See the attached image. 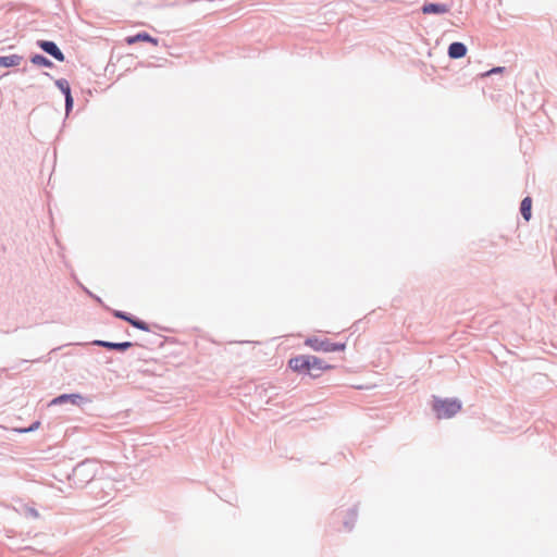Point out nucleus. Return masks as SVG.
<instances>
[{
    "label": "nucleus",
    "mask_w": 557,
    "mask_h": 557,
    "mask_svg": "<svg viewBox=\"0 0 557 557\" xmlns=\"http://www.w3.org/2000/svg\"><path fill=\"white\" fill-rule=\"evenodd\" d=\"M58 84L65 94L66 107L69 108L70 106H72V101H73V99L71 97L70 86L66 82H59Z\"/></svg>",
    "instance_id": "nucleus-15"
},
{
    "label": "nucleus",
    "mask_w": 557,
    "mask_h": 557,
    "mask_svg": "<svg viewBox=\"0 0 557 557\" xmlns=\"http://www.w3.org/2000/svg\"><path fill=\"white\" fill-rule=\"evenodd\" d=\"M97 345L109 348V349H115L124 351L128 349L132 346L131 342H124V343H111V342H104V341H97Z\"/></svg>",
    "instance_id": "nucleus-11"
},
{
    "label": "nucleus",
    "mask_w": 557,
    "mask_h": 557,
    "mask_svg": "<svg viewBox=\"0 0 557 557\" xmlns=\"http://www.w3.org/2000/svg\"><path fill=\"white\" fill-rule=\"evenodd\" d=\"M433 410L438 419H449L461 410L458 399H435Z\"/></svg>",
    "instance_id": "nucleus-2"
},
{
    "label": "nucleus",
    "mask_w": 557,
    "mask_h": 557,
    "mask_svg": "<svg viewBox=\"0 0 557 557\" xmlns=\"http://www.w3.org/2000/svg\"><path fill=\"white\" fill-rule=\"evenodd\" d=\"M114 315L119 319L127 321L133 326H135L141 331H146V332L149 331V325L146 322L133 319L132 317L127 315L126 313H124L122 311H115Z\"/></svg>",
    "instance_id": "nucleus-7"
},
{
    "label": "nucleus",
    "mask_w": 557,
    "mask_h": 557,
    "mask_svg": "<svg viewBox=\"0 0 557 557\" xmlns=\"http://www.w3.org/2000/svg\"><path fill=\"white\" fill-rule=\"evenodd\" d=\"M305 345L314 351L323 352L342 351L346 347L345 344L333 343L326 337L315 335L307 337L305 339Z\"/></svg>",
    "instance_id": "nucleus-1"
},
{
    "label": "nucleus",
    "mask_w": 557,
    "mask_h": 557,
    "mask_svg": "<svg viewBox=\"0 0 557 557\" xmlns=\"http://www.w3.org/2000/svg\"><path fill=\"white\" fill-rule=\"evenodd\" d=\"M40 425V422L39 421H36L32 426H29L28 429H21L18 430V432L21 433H25V432H32V431H35L39 428Z\"/></svg>",
    "instance_id": "nucleus-17"
},
{
    "label": "nucleus",
    "mask_w": 557,
    "mask_h": 557,
    "mask_svg": "<svg viewBox=\"0 0 557 557\" xmlns=\"http://www.w3.org/2000/svg\"><path fill=\"white\" fill-rule=\"evenodd\" d=\"M332 367L326 364L322 359L315 356H308V369L306 373L312 377L320 376L324 371L330 370Z\"/></svg>",
    "instance_id": "nucleus-3"
},
{
    "label": "nucleus",
    "mask_w": 557,
    "mask_h": 557,
    "mask_svg": "<svg viewBox=\"0 0 557 557\" xmlns=\"http://www.w3.org/2000/svg\"><path fill=\"white\" fill-rule=\"evenodd\" d=\"M288 366L295 372H306L308 369V356H296L289 359Z\"/></svg>",
    "instance_id": "nucleus-5"
},
{
    "label": "nucleus",
    "mask_w": 557,
    "mask_h": 557,
    "mask_svg": "<svg viewBox=\"0 0 557 557\" xmlns=\"http://www.w3.org/2000/svg\"><path fill=\"white\" fill-rule=\"evenodd\" d=\"M82 399V396L78 394H64L52 399L51 405H61L66 401H71L72 404H77L78 400Z\"/></svg>",
    "instance_id": "nucleus-12"
},
{
    "label": "nucleus",
    "mask_w": 557,
    "mask_h": 557,
    "mask_svg": "<svg viewBox=\"0 0 557 557\" xmlns=\"http://www.w3.org/2000/svg\"><path fill=\"white\" fill-rule=\"evenodd\" d=\"M32 62L36 65H39V66H51L52 63L50 60H48L46 57L41 55V54H36L32 58Z\"/></svg>",
    "instance_id": "nucleus-14"
},
{
    "label": "nucleus",
    "mask_w": 557,
    "mask_h": 557,
    "mask_svg": "<svg viewBox=\"0 0 557 557\" xmlns=\"http://www.w3.org/2000/svg\"><path fill=\"white\" fill-rule=\"evenodd\" d=\"M38 46L47 53H49L50 55H52L54 59H57L58 61H64V54L62 53V51L57 47V45L52 41H46V40H40L38 41Z\"/></svg>",
    "instance_id": "nucleus-4"
},
{
    "label": "nucleus",
    "mask_w": 557,
    "mask_h": 557,
    "mask_svg": "<svg viewBox=\"0 0 557 557\" xmlns=\"http://www.w3.org/2000/svg\"><path fill=\"white\" fill-rule=\"evenodd\" d=\"M449 11V7L446 4L428 3L422 7L424 14H444Z\"/></svg>",
    "instance_id": "nucleus-9"
},
{
    "label": "nucleus",
    "mask_w": 557,
    "mask_h": 557,
    "mask_svg": "<svg viewBox=\"0 0 557 557\" xmlns=\"http://www.w3.org/2000/svg\"><path fill=\"white\" fill-rule=\"evenodd\" d=\"M23 61V57L18 54H11L5 57H0V66L2 67H15L21 65Z\"/></svg>",
    "instance_id": "nucleus-10"
},
{
    "label": "nucleus",
    "mask_w": 557,
    "mask_h": 557,
    "mask_svg": "<svg viewBox=\"0 0 557 557\" xmlns=\"http://www.w3.org/2000/svg\"><path fill=\"white\" fill-rule=\"evenodd\" d=\"M138 41L150 42L153 46H158V44H159L157 38L151 37L148 33H145V32L144 33H138V34H136L134 36H128V37L125 38V42L127 45H129V46L134 45V44H136Z\"/></svg>",
    "instance_id": "nucleus-6"
},
{
    "label": "nucleus",
    "mask_w": 557,
    "mask_h": 557,
    "mask_svg": "<svg viewBox=\"0 0 557 557\" xmlns=\"http://www.w3.org/2000/svg\"><path fill=\"white\" fill-rule=\"evenodd\" d=\"M467 54V47L462 42H453L448 47V55L451 59H460Z\"/></svg>",
    "instance_id": "nucleus-8"
},
{
    "label": "nucleus",
    "mask_w": 557,
    "mask_h": 557,
    "mask_svg": "<svg viewBox=\"0 0 557 557\" xmlns=\"http://www.w3.org/2000/svg\"><path fill=\"white\" fill-rule=\"evenodd\" d=\"M504 70H505L504 67L497 66V67H494V69H492V70L481 74V77H487V76H491L493 74H499V73H503Z\"/></svg>",
    "instance_id": "nucleus-16"
},
{
    "label": "nucleus",
    "mask_w": 557,
    "mask_h": 557,
    "mask_svg": "<svg viewBox=\"0 0 557 557\" xmlns=\"http://www.w3.org/2000/svg\"><path fill=\"white\" fill-rule=\"evenodd\" d=\"M520 210H521V214L524 218V220L529 221L531 219V215H532V213H531V210H532V199L530 197H525L521 201Z\"/></svg>",
    "instance_id": "nucleus-13"
}]
</instances>
